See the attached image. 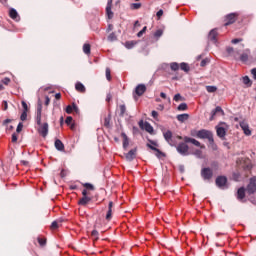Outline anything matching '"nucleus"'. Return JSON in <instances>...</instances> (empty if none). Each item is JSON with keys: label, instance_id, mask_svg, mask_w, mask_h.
Instances as JSON below:
<instances>
[{"label": "nucleus", "instance_id": "f257e3e1", "mask_svg": "<svg viewBox=\"0 0 256 256\" xmlns=\"http://www.w3.org/2000/svg\"><path fill=\"white\" fill-rule=\"evenodd\" d=\"M42 111H43V107L41 105H39L37 108V111H36V123H37V125L40 126L38 129V133L42 137H47V135L49 134V124L48 123L41 124Z\"/></svg>", "mask_w": 256, "mask_h": 256}, {"label": "nucleus", "instance_id": "f03ea898", "mask_svg": "<svg viewBox=\"0 0 256 256\" xmlns=\"http://www.w3.org/2000/svg\"><path fill=\"white\" fill-rule=\"evenodd\" d=\"M216 133L220 139H224V137L227 135V123L225 122H220L216 126Z\"/></svg>", "mask_w": 256, "mask_h": 256}, {"label": "nucleus", "instance_id": "7ed1b4c3", "mask_svg": "<svg viewBox=\"0 0 256 256\" xmlns=\"http://www.w3.org/2000/svg\"><path fill=\"white\" fill-rule=\"evenodd\" d=\"M176 151H178L180 155L187 157V155H189V145H187L185 141L181 142L176 146Z\"/></svg>", "mask_w": 256, "mask_h": 256}, {"label": "nucleus", "instance_id": "20e7f679", "mask_svg": "<svg viewBox=\"0 0 256 256\" xmlns=\"http://www.w3.org/2000/svg\"><path fill=\"white\" fill-rule=\"evenodd\" d=\"M198 139H208V141L213 143V133L206 129L199 130Z\"/></svg>", "mask_w": 256, "mask_h": 256}, {"label": "nucleus", "instance_id": "39448f33", "mask_svg": "<svg viewBox=\"0 0 256 256\" xmlns=\"http://www.w3.org/2000/svg\"><path fill=\"white\" fill-rule=\"evenodd\" d=\"M216 185L219 189H228L229 186L227 185V177L225 176H218L216 178Z\"/></svg>", "mask_w": 256, "mask_h": 256}, {"label": "nucleus", "instance_id": "423d86ee", "mask_svg": "<svg viewBox=\"0 0 256 256\" xmlns=\"http://www.w3.org/2000/svg\"><path fill=\"white\" fill-rule=\"evenodd\" d=\"M201 177L204 181H209L213 178V170L211 168H203L201 170Z\"/></svg>", "mask_w": 256, "mask_h": 256}, {"label": "nucleus", "instance_id": "0eeeda50", "mask_svg": "<svg viewBox=\"0 0 256 256\" xmlns=\"http://www.w3.org/2000/svg\"><path fill=\"white\" fill-rule=\"evenodd\" d=\"M248 195H253L256 192V177H252L246 188Z\"/></svg>", "mask_w": 256, "mask_h": 256}, {"label": "nucleus", "instance_id": "6e6552de", "mask_svg": "<svg viewBox=\"0 0 256 256\" xmlns=\"http://www.w3.org/2000/svg\"><path fill=\"white\" fill-rule=\"evenodd\" d=\"M164 139L167 141L168 144L171 145V147H175V140H173V132L171 130H167L163 132Z\"/></svg>", "mask_w": 256, "mask_h": 256}, {"label": "nucleus", "instance_id": "1a4fd4ad", "mask_svg": "<svg viewBox=\"0 0 256 256\" xmlns=\"http://www.w3.org/2000/svg\"><path fill=\"white\" fill-rule=\"evenodd\" d=\"M183 140L185 141V143H192V145H195V147H200L201 149H205V145H201V142L195 140V138L185 136Z\"/></svg>", "mask_w": 256, "mask_h": 256}, {"label": "nucleus", "instance_id": "9d476101", "mask_svg": "<svg viewBox=\"0 0 256 256\" xmlns=\"http://www.w3.org/2000/svg\"><path fill=\"white\" fill-rule=\"evenodd\" d=\"M240 127L247 137L251 136V129L249 128V124L246 121L240 122Z\"/></svg>", "mask_w": 256, "mask_h": 256}, {"label": "nucleus", "instance_id": "9b49d317", "mask_svg": "<svg viewBox=\"0 0 256 256\" xmlns=\"http://www.w3.org/2000/svg\"><path fill=\"white\" fill-rule=\"evenodd\" d=\"M225 26L227 27L228 25H233V23H235V21H237V14L235 13H231V14H228L226 16V19H225Z\"/></svg>", "mask_w": 256, "mask_h": 256}, {"label": "nucleus", "instance_id": "f8f14e48", "mask_svg": "<svg viewBox=\"0 0 256 256\" xmlns=\"http://www.w3.org/2000/svg\"><path fill=\"white\" fill-rule=\"evenodd\" d=\"M113 7V0H108L106 6V15L108 19H113V11L111 10Z\"/></svg>", "mask_w": 256, "mask_h": 256}, {"label": "nucleus", "instance_id": "ddd939ff", "mask_svg": "<svg viewBox=\"0 0 256 256\" xmlns=\"http://www.w3.org/2000/svg\"><path fill=\"white\" fill-rule=\"evenodd\" d=\"M145 91H147V86H145V84H139L135 88V93L138 97H141V95H143Z\"/></svg>", "mask_w": 256, "mask_h": 256}, {"label": "nucleus", "instance_id": "4468645a", "mask_svg": "<svg viewBox=\"0 0 256 256\" xmlns=\"http://www.w3.org/2000/svg\"><path fill=\"white\" fill-rule=\"evenodd\" d=\"M125 157L127 161H133V159L137 157V148L130 150L128 153H126Z\"/></svg>", "mask_w": 256, "mask_h": 256}, {"label": "nucleus", "instance_id": "2eb2a0df", "mask_svg": "<svg viewBox=\"0 0 256 256\" xmlns=\"http://www.w3.org/2000/svg\"><path fill=\"white\" fill-rule=\"evenodd\" d=\"M113 219V202H109L108 211L106 213V221H111Z\"/></svg>", "mask_w": 256, "mask_h": 256}, {"label": "nucleus", "instance_id": "dca6fc26", "mask_svg": "<svg viewBox=\"0 0 256 256\" xmlns=\"http://www.w3.org/2000/svg\"><path fill=\"white\" fill-rule=\"evenodd\" d=\"M217 29H212L208 35L209 41H213V43H217Z\"/></svg>", "mask_w": 256, "mask_h": 256}, {"label": "nucleus", "instance_id": "f3484780", "mask_svg": "<svg viewBox=\"0 0 256 256\" xmlns=\"http://www.w3.org/2000/svg\"><path fill=\"white\" fill-rule=\"evenodd\" d=\"M9 17L13 19L14 21H19V13H17V10L15 8H11L9 10Z\"/></svg>", "mask_w": 256, "mask_h": 256}, {"label": "nucleus", "instance_id": "a211bd4d", "mask_svg": "<svg viewBox=\"0 0 256 256\" xmlns=\"http://www.w3.org/2000/svg\"><path fill=\"white\" fill-rule=\"evenodd\" d=\"M237 199L238 201H243L245 199V188L241 187L237 191Z\"/></svg>", "mask_w": 256, "mask_h": 256}, {"label": "nucleus", "instance_id": "6ab92c4d", "mask_svg": "<svg viewBox=\"0 0 256 256\" xmlns=\"http://www.w3.org/2000/svg\"><path fill=\"white\" fill-rule=\"evenodd\" d=\"M217 113H222L223 115V108H221V106H217L214 110H212L210 121H213V119H215V115H217Z\"/></svg>", "mask_w": 256, "mask_h": 256}, {"label": "nucleus", "instance_id": "aec40b11", "mask_svg": "<svg viewBox=\"0 0 256 256\" xmlns=\"http://www.w3.org/2000/svg\"><path fill=\"white\" fill-rule=\"evenodd\" d=\"M242 167L247 171H251V169L253 168V164L251 163V160L247 158V159H244V165Z\"/></svg>", "mask_w": 256, "mask_h": 256}, {"label": "nucleus", "instance_id": "412c9836", "mask_svg": "<svg viewBox=\"0 0 256 256\" xmlns=\"http://www.w3.org/2000/svg\"><path fill=\"white\" fill-rule=\"evenodd\" d=\"M91 201V197L89 196H83L79 201H78V204L79 205H82V206H85L87 205L88 203H90Z\"/></svg>", "mask_w": 256, "mask_h": 256}, {"label": "nucleus", "instance_id": "4be33fe9", "mask_svg": "<svg viewBox=\"0 0 256 256\" xmlns=\"http://www.w3.org/2000/svg\"><path fill=\"white\" fill-rule=\"evenodd\" d=\"M75 89H76V91H78L79 93H85V85H83V83H81V82H77V83H76Z\"/></svg>", "mask_w": 256, "mask_h": 256}, {"label": "nucleus", "instance_id": "5701e85b", "mask_svg": "<svg viewBox=\"0 0 256 256\" xmlns=\"http://www.w3.org/2000/svg\"><path fill=\"white\" fill-rule=\"evenodd\" d=\"M121 137L123 138V147L124 149H127L129 147V138L127 137V134L122 133Z\"/></svg>", "mask_w": 256, "mask_h": 256}, {"label": "nucleus", "instance_id": "b1692460", "mask_svg": "<svg viewBox=\"0 0 256 256\" xmlns=\"http://www.w3.org/2000/svg\"><path fill=\"white\" fill-rule=\"evenodd\" d=\"M189 119V114H179L177 116V120L180 121V123H185Z\"/></svg>", "mask_w": 256, "mask_h": 256}, {"label": "nucleus", "instance_id": "393cba45", "mask_svg": "<svg viewBox=\"0 0 256 256\" xmlns=\"http://www.w3.org/2000/svg\"><path fill=\"white\" fill-rule=\"evenodd\" d=\"M55 147L58 151H63V149H65V145H63V142L59 139L55 141Z\"/></svg>", "mask_w": 256, "mask_h": 256}, {"label": "nucleus", "instance_id": "a878e982", "mask_svg": "<svg viewBox=\"0 0 256 256\" xmlns=\"http://www.w3.org/2000/svg\"><path fill=\"white\" fill-rule=\"evenodd\" d=\"M143 129L147 131V133H153V126L149 122H145L143 125Z\"/></svg>", "mask_w": 256, "mask_h": 256}, {"label": "nucleus", "instance_id": "bb28decb", "mask_svg": "<svg viewBox=\"0 0 256 256\" xmlns=\"http://www.w3.org/2000/svg\"><path fill=\"white\" fill-rule=\"evenodd\" d=\"M249 53H251L249 50H246L244 53L241 54L240 60L245 63V61H248L249 59Z\"/></svg>", "mask_w": 256, "mask_h": 256}, {"label": "nucleus", "instance_id": "cd10ccee", "mask_svg": "<svg viewBox=\"0 0 256 256\" xmlns=\"http://www.w3.org/2000/svg\"><path fill=\"white\" fill-rule=\"evenodd\" d=\"M180 69L182 70V71H185V73H189V64H187V63H185V62H183V63H181L180 64Z\"/></svg>", "mask_w": 256, "mask_h": 256}, {"label": "nucleus", "instance_id": "c85d7f7f", "mask_svg": "<svg viewBox=\"0 0 256 256\" xmlns=\"http://www.w3.org/2000/svg\"><path fill=\"white\" fill-rule=\"evenodd\" d=\"M82 185L83 187H85L86 191H95V186H93V184L91 183H84Z\"/></svg>", "mask_w": 256, "mask_h": 256}, {"label": "nucleus", "instance_id": "c756f323", "mask_svg": "<svg viewBox=\"0 0 256 256\" xmlns=\"http://www.w3.org/2000/svg\"><path fill=\"white\" fill-rule=\"evenodd\" d=\"M135 45H137V42H135V41H127L125 43V47L127 49H133V47H135Z\"/></svg>", "mask_w": 256, "mask_h": 256}, {"label": "nucleus", "instance_id": "7c9ffc66", "mask_svg": "<svg viewBox=\"0 0 256 256\" xmlns=\"http://www.w3.org/2000/svg\"><path fill=\"white\" fill-rule=\"evenodd\" d=\"M119 109H120V117H123L127 111V107L124 104H121L119 106Z\"/></svg>", "mask_w": 256, "mask_h": 256}, {"label": "nucleus", "instance_id": "2f4dec72", "mask_svg": "<svg viewBox=\"0 0 256 256\" xmlns=\"http://www.w3.org/2000/svg\"><path fill=\"white\" fill-rule=\"evenodd\" d=\"M83 51L86 55H89V53H91V45L89 44H84L83 46Z\"/></svg>", "mask_w": 256, "mask_h": 256}, {"label": "nucleus", "instance_id": "473e14b6", "mask_svg": "<svg viewBox=\"0 0 256 256\" xmlns=\"http://www.w3.org/2000/svg\"><path fill=\"white\" fill-rule=\"evenodd\" d=\"M172 71H179V64L177 62H173L170 64Z\"/></svg>", "mask_w": 256, "mask_h": 256}, {"label": "nucleus", "instance_id": "72a5a7b5", "mask_svg": "<svg viewBox=\"0 0 256 256\" xmlns=\"http://www.w3.org/2000/svg\"><path fill=\"white\" fill-rule=\"evenodd\" d=\"M206 90L208 93H215L217 91V87L215 86H206Z\"/></svg>", "mask_w": 256, "mask_h": 256}, {"label": "nucleus", "instance_id": "f704fd0d", "mask_svg": "<svg viewBox=\"0 0 256 256\" xmlns=\"http://www.w3.org/2000/svg\"><path fill=\"white\" fill-rule=\"evenodd\" d=\"M178 111H187V103H181L178 106Z\"/></svg>", "mask_w": 256, "mask_h": 256}, {"label": "nucleus", "instance_id": "c9c22d12", "mask_svg": "<svg viewBox=\"0 0 256 256\" xmlns=\"http://www.w3.org/2000/svg\"><path fill=\"white\" fill-rule=\"evenodd\" d=\"M190 135L191 137H197V139H199V130H195V129L191 130Z\"/></svg>", "mask_w": 256, "mask_h": 256}, {"label": "nucleus", "instance_id": "e433bc0d", "mask_svg": "<svg viewBox=\"0 0 256 256\" xmlns=\"http://www.w3.org/2000/svg\"><path fill=\"white\" fill-rule=\"evenodd\" d=\"M242 81H243L244 85H249V86H251V79H249L248 76H244V77L242 78Z\"/></svg>", "mask_w": 256, "mask_h": 256}, {"label": "nucleus", "instance_id": "4c0bfd02", "mask_svg": "<svg viewBox=\"0 0 256 256\" xmlns=\"http://www.w3.org/2000/svg\"><path fill=\"white\" fill-rule=\"evenodd\" d=\"M146 32L147 26H144L143 29L137 33V37H143V35H145Z\"/></svg>", "mask_w": 256, "mask_h": 256}, {"label": "nucleus", "instance_id": "58836bf2", "mask_svg": "<svg viewBox=\"0 0 256 256\" xmlns=\"http://www.w3.org/2000/svg\"><path fill=\"white\" fill-rule=\"evenodd\" d=\"M108 41H117V35L115 33L109 34Z\"/></svg>", "mask_w": 256, "mask_h": 256}, {"label": "nucleus", "instance_id": "ea45409f", "mask_svg": "<svg viewBox=\"0 0 256 256\" xmlns=\"http://www.w3.org/2000/svg\"><path fill=\"white\" fill-rule=\"evenodd\" d=\"M194 155L201 159L203 157V152L201 150H195Z\"/></svg>", "mask_w": 256, "mask_h": 256}, {"label": "nucleus", "instance_id": "a19ab883", "mask_svg": "<svg viewBox=\"0 0 256 256\" xmlns=\"http://www.w3.org/2000/svg\"><path fill=\"white\" fill-rule=\"evenodd\" d=\"M151 115L155 121H159V113L157 111H152Z\"/></svg>", "mask_w": 256, "mask_h": 256}, {"label": "nucleus", "instance_id": "79ce46f5", "mask_svg": "<svg viewBox=\"0 0 256 256\" xmlns=\"http://www.w3.org/2000/svg\"><path fill=\"white\" fill-rule=\"evenodd\" d=\"M106 79L107 81H111V69L106 68Z\"/></svg>", "mask_w": 256, "mask_h": 256}, {"label": "nucleus", "instance_id": "37998d69", "mask_svg": "<svg viewBox=\"0 0 256 256\" xmlns=\"http://www.w3.org/2000/svg\"><path fill=\"white\" fill-rule=\"evenodd\" d=\"M65 123H66V125H71V124H73V117H71V116H68L67 118H66V120H65Z\"/></svg>", "mask_w": 256, "mask_h": 256}, {"label": "nucleus", "instance_id": "c03bdc74", "mask_svg": "<svg viewBox=\"0 0 256 256\" xmlns=\"http://www.w3.org/2000/svg\"><path fill=\"white\" fill-rule=\"evenodd\" d=\"M163 35V30L161 29H158L155 33H154V37H161Z\"/></svg>", "mask_w": 256, "mask_h": 256}, {"label": "nucleus", "instance_id": "a18cd8bd", "mask_svg": "<svg viewBox=\"0 0 256 256\" xmlns=\"http://www.w3.org/2000/svg\"><path fill=\"white\" fill-rule=\"evenodd\" d=\"M72 112H73V104L72 105H68L66 107V113H68V115H71Z\"/></svg>", "mask_w": 256, "mask_h": 256}, {"label": "nucleus", "instance_id": "49530a36", "mask_svg": "<svg viewBox=\"0 0 256 256\" xmlns=\"http://www.w3.org/2000/svg\"><path fill=\"white\" fill-rule=\"evenodd\" d=\"M173 99L174 101L179 102L183 100V97L181 96V94H175Z\"/></svg>", "mask_w": 256, "mask_h": 256}, {"label": "nucleus", "instance_id": "de8ad7c7", "mask_svg": "<svg viewBox=\"0 0 256 256\" xmlns=\"http://www.w3.org/2000/svg\"><path fill=\"white\" fill-rule=\"evenodd\" d=\"M131 9H141V3H133V4H131Z\"/></svg>", "mask_w": 256, "mask_h": 256}, {"label": "nucleus", "instance_id": "09e8293b", "mask_svg": "<svg viewBox=\"0 0 256 256\" xmlns=\"http://www.w3.org/2000/svg\"><path fill=\"white\" fill-rule=\"evenodd\" d=\"M147 147H149V149H151L152 151H156V153H161V151L159 149H157L156 147H154L151 144H147Z\"/></svg>", "mask_w": 256, "mask_h": 256}, {"label": "nucleus", "instance_id": "8fccbe9b", "mask_svg": "<svg viewBox=\"0 0 256 256\" xmlns=\"http://www.w3.org/2000/svg\"><path fill=\"white\" fill-rule=\"evenodd\" d=\"M92 237L96 240L99 239V232L97 230H93L92 231Z\"/></svg>", "mask_w": 256, "mask_h": 256}, {"label": "nucleus", "instance_id": "3c124183", "mask_svg": "<svg viewBox=\"0 0 256 256\" xmlns=\"http://www.w3.org/2000/svg\"><path fill=\"white\" fill-rule=\"evenodd\" d=\"M21 121H27V112H22L21 116H20Z\"/></svg>", "mask_w": 256, "mask_h": 256}, {"label": "nucleus", "instance_id": "603ef678", "mask_svg": "<svg viewBox=\"0 0 256 256\" xmlns=\"http://www.w3.org/2000/svg\"><path fill=\"white\" fill-rule=\"evenodd\" d=\"M241 41H243V39L241 38H235L231 41V43H233V45H237V43H241Z\"/></svg>", "mask_w": 256, "mask_h": 256}, {"label": "nucleus", "instance_id": "864d4df0", "mask_svg": "<svg viewBox=\"0 0 256 256\" xmlns=\"http://www.w3.org/2000/svg\"><path fill=\"white\" fill-rule=\"evenodd\" d=\"M17 133H21L23 131V123H19L16 129Z\"/></svg>", "mask_w": 256, "mask_h": 256}, {"label": "nucleus", "instance_id": "5fc2aeb1", "mask_svg": "<svg viewBox=\"0 0 256 256\" xmlns=\"http://www.w3.org/2000/svg\"><path fill=\"white\" fill-rule=\"evenodd\" d=\"M2 107H3V111H7V109L9 108L8 104H7V101H3L2 102Z\"/></svg>", "mask_w": 256, "mask_h": 256}, {"label": "nucleus", "instance_id": "6e6d98bb", "mask_svg": "<svg viewBox=\"0 0 256 256\" xmlns=\"http://www.w3.org/2000/svg\"><path fill=\"white\" fill-rule=\"evenodd\" d=\"M58 227H59V224L57 223V221L52 222L51 229H57Z\"/></svg>", "mask_w": 256, "mask_h": 256}, {"label": "nucleus", "instance_id": "4d7b16f0", "mask_svg": "<svg viewBox=\"0 0 256 256\" xmlns=\"http://www.w3.org/2000/svg\"><path fill=\"white\" fill-rule=\"evenodd\" d=\"M72 111H74L75 113H79V107H77V104L73 103Z\"/></svg>", "mask_w": 256, "mask_h": 256}, {"label": "nucleus", "instance_id": "13d9d810", "mask_svg": "<svg viewBox=\"0 0 256 256\" xmlns=\"http://www.w3.org/2000/svg\"><path fill=\"white\" fill-rule=\"evenodd\" d=\"M156 16L158 17V19H161V17H163V10H159V11L156 13Z\"/></svg>", "mask_w": 256, "mask_h": 256}, {"label": "nucleus", "instance_id": "bf43d9fd", "mask_svg": "<svg viewBox=\"0 0 256 256\" xmlns=\"http://www.w3.org/2000/svg\"><path fill=\"white\" fill-rule=\"evenodd\" d=\"M2 82L4 83V85H9V83L11 82V80L9 78H4L2 80Z\"/></svg>", "mask_w": 256, "mask_h": 256}, {"label": "nucleus", "instance_id": "052dcab7", "mask_svg": "<svg viewBox=\"0 0 256 256\" xmlns=\"http://www.w3.org/2000/svg\"><path fill=\"white\" fill-rule=\"evenodd\" d=\"M22 107H23L24 111L27 112L28 107H27V103L25 101H22Z\"/></svg>", "mask_w": 256, "mask_h": 256}, {"label": "nucleus", "instance_id": "680f3d73", "mask_svg": "<svg viewBox=\"0 0 256 256\" xmlns=\"http://www.w3.org/2000/svg\"><path fill=\"white\" fill-rule=\"evenodd\" d=\"M12 143H17V134H12Z\"/></svg>", "mask_w": 256, "mask_h": 256}, {"label": "nucleus", "instance_id": "e2e57ef3", "mask_svg": "<svg viewBox=\"0 0 256 256\" xmlns=\"http://www.w3.org/2000/svg\"><path fill=\"white\" fill-rule=\"evenodd\" d=\"M207 63H209V61L204 59L201 61L200 65H201V67H205V65H207Z\"/></svg>", "mask_w": 256, "mask_h": 256}, {"label": "nucleus", "instance_id": "0e129e2a", "mask_svg": "<svg viewBox=\"0 0 256 256\" xmlns=\"http://www.w3.org/2000/svg\"><path fill=\"white\" fill-rule=\"evenodd\" d=\"M163 109H165V106L162 105V104H159L158 107H157V110L158 111H163Z\"/></svg>", "mask_w": 256, "mask_h": 256}, {"label": "nucleus", "instance_id": "69168bd1", "mask_svg": "<svg viewBox=\"0 0 256 256\" xmlns=\"http://www.w3.org/2000/svg\"><path fill=\"white\" fill-rule=\"evenodd\" d=\"M251 73H252V75H253V79L256 80V68L252 69V70H251Z\"/></svg>", "mask_w": 256, "mask_h": 256}, {"label": "nucleus", "instance_id": "338daca9", "mask_svg": "<svg viewBox=\"0 0 256 256\" xmlns=\"http://www.w3.org/2000/svg\"><path fill=\"white\" fill-rule=\"evenodd\" d=\"M38 242H39L40 245H45V239H43V238H40L38 240Z\"/></svg>", "mask_w": 256, "mask_h": 256}, {"label": "nucleus", "instance_id": "774afa93", "mask_svg": "<svg viewBox=\"0 0 256 256\" xmlns=\"http://www.w3.org/2000/svg\"><path fill=\"white\" fill-rule=\"evenodd\" d=\"M82 195H83V197H87V195H88L87 189H84L82 191Z\"/></svg>", "mask_w": 256, "mask_h": 256}]
</instances>
